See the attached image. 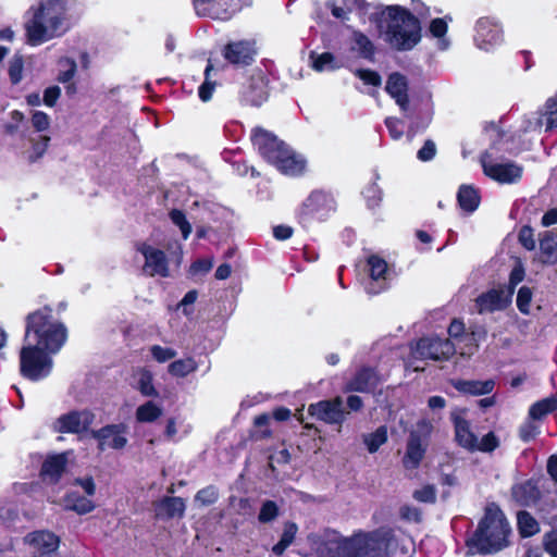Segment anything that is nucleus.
Here are the masks:
<instances>
[{
    "label": "nucleus",
    "instance_id": "nucleus-32",
    "mask_svg": "<svg viewBox=\"0 0 557 557\" xmlns=\"http://www.w3.org/2000/svg\"><path fill=\"white\" fill-rule=\"evenodd\" d=\"M163 413L162 407L149 400L137 407L135 418L140 423H152Z\"/></svg>",
    "mask_w": 557,
    "mask_h": 557
},
{
    "label": "nucleus",
    "instance_id": "nucleus-10",
    "mask_svg": "<svg viewBox=\"0 0 557 557\" xmlns=\"http://www.w3.org/2000/svg\"><path fill=\"white\" fill-rule=\"evenodd\" d=\"M145 259L143 272L148 276H170L169 262L163 250L147 243H139L136 246Z\"/></svg>",
    "mask_w": 557,
    "mask_h": 557
},
{
    "label": "nucleus",
    "instance_id": "nucleus-13",
    "mask_svg": "<svg viewBox=\"0 0 557 557\" xmlns=\"http://www.w3.org/2000/svg\"><path fill=\"white\" fill-rule=\"evenodd\" d=\"M127 426L123 423L109 424L97 431H92L91 435L98 441L99 450L107 448L123 449L127 445Z\"/></svg>",
    "mask_w": 557,
    "mask_h": 557
},
{
    "label": "nucleus",
    "instance_id": "nucleus-4",
    "mask_svg": "<svg viewBox=\"0 0 557 557\" xmlns=\"http://www.w3.org/2000/svg\"><path fill=\"white\" fill-rule=\"evenodd\" d=\"M66 341V329L47 315L37 320V380L49 375L52 370L51 356L57 354Z\"/></svg>",
    "mask_w": 557,
    "mask_h": 557
},
{
    "label": "nucleus",
    "instance_id": "nucleus-3",
    "mask_svg": "<svg viewBox=\"0 0 557 557\" xmlns=\"http://www.w3.org/2000/svg\"><path fill=\"white\" fill-rule=\"evenodd\" d=\"M251 140L260 154L281 173L297 176L305 171L306 160L304 157L278 140L272 133L262 128H255Z\"/></svg>",
    "mask_w": 557,
    "mask_h": 557
},
{
    "label": "nucleus",
    "instance_id": "nucleus-12",
    "mask_svg": "<svg viewBox=\"0 0 557 557\" xmlns=\"http://www.w3.org/2000/svg\"><path fill=\"white\" fill-rule=\"evenodd\" d=\"M94 413L88 410L70 411L60 416L52 424L58 433L79 434L89 429L94 422Z\"/></svg>",
    "mask_w": 557,
    "mask_h": 557
},
{
    "label": "nucleus",
    "instance_id": "nucleus-50",
    "mask_svg": "<svg viewBox=\"0 0 557 557\" xmlns=\"http://www.w3.org/2000/svg\"><path fill=\"white\" fill-rule=\"evenodd\" d=\"M170 219L176 226L180 227L183 238L187 239L189 234L191 233V225L186 220L184 212L177 209H173L170 212Z\"/></svg>",
    "mask_w": 557,
    "mask_h": 557
},
{
    "label": "nucleus",
    "instance_id": "nucleus-59",
    "mask_svg": "<svg viewBox=\"0 0 557 557\" xmlns=\"http://www.w3.org/2000/svg\"><path fill=\"white\" fill-rule=\"evenodd\" d=\"M385 125L392 136L393 139H400L404 134V124L400 120L396 117H387L385 120Z\"/></svg>",
    "mask_w": 557,
    "mask_h": 557
},
{
    "label": "nucleus",
    "instance_id": "nucleus-9",
    "mask_svg": "<svg viewBox=\"0 0 557 557\" xmlns=\"http://www.w3.org/2000/svg\"><path fill=\"white\" fill-rule=\"evenodd\" d=\"M74 485L79 486L86 495L82 496L76 491L69 492L64 498L65 507L78 515H85L92 511L95 509V504L90 497L96 493L94 479L91 476L75 479Z\"/></svg>",
    "mask_w": 557,
    "mask_h": 557
},
{
    "label": "nucleus",
    "instance_id": "nucleus-7",
    "mask_svg": "<svg viewBox=\"0 0 557 557\" xmlns=\"http://www.w3.org/2000/svg\"><path fill=\"white\" fill-rule=\"evenodd\" d=\"M480 162L484 174L498 183L513 184L522 176V166L513 162H494L488 151L482 153Z\"/></svg>",
    "mask_w": 557,
    "mask_h": 557
},
{
    "label": "nucleus",
    "instance_id": "nucleus-22",
    "mask_svg": "<svg viewBox=\"0 0 557 557\" xmlns=\"http://www.w3.org/2000/svg\"><path fill=\"white\" fill-rule=\"evenodd\" d=\"M380 375L371 368H362L347 383L346 391L371 393L381 383Z\"/></svg>",
    "mask_w": 557,
    "mask_h": 557
},
{
    "label": "nucleus",
    "instance_id": "nucleus-19",
    "mask_svg": "<svg viewBox=\"0 0 557 557\" xmlns=\"http://www.w3.org/2000/svg\"><path fill=\"white\" fill-rule=\"evenodd\" d=\"M256 54L255 44L249 40H239L225 46L223 55L232 64L248 65Z\"/></svg>",
    "mask_w": 557,
    "mask_h": 557
},
{
    "label": "nucleus",
    "instance_id": "nucleus-52",
    "mask_svg": "<svg viewBox=\"0 0 557 557\" xmlns=\"http://www.w3.org/2000/svg\"><path fill=\"white\" fill-rule=\"evenodd\" d=\"M540 434V426L534 422V420H527L519 428V436L523 442H530L534 440Z\"/></svg>",
    "mask_w": 557,
    "mask_h": 557
},
{
    "label": "nucleus",
    "instance_id": "nucleus-30",
    "mask_svg": "<svg viewBox=\"0 0 557 557\" xmlns=\"http://www.w3.org/2000/svg\"><path fill=\"white\" fill-rule=\"evenodd\" d=\"M33 468L28 470V476L30 480L26 482H15L12 484V491L16 498V502L24 505L28 500L33 503L35 499V480Z\"/></svg>",
    "mask_w": 557,
    "mask_h": 557
},
{
    "label": "nucleus",
    "instance_id": "nucleus-64",
    "mask_svg": "<svg viewBox=\"0 0 557 557\" xmlns=\"http://www.w3.org/2000/svg\"><path fill=\"white\" fill-rule=\"evenodd\" d=\"M61 95L59 86H50L44 91V103L47 107H53Z\"/></svg>",
    "mask_w": 557,
    "mask_h": 557
},
{
    "label": "nucleus",
    "instance_id": "nucleus-26",
    "mask_svg": "<svg viewBox=\"0 0 557 557\" xmlns=\"http://www.w3.org/2000/svg\"><path fill=\"white\" fill-rule=\"evenodd\" d=\"M451 385L460 393L469 395H485L490 394L494 388V381H466V380H453Z\"/></svg>",
    "mask_w": 557,
    "mask_h": 557
},
{
    "label": "nucleus",
    "instance_id": "nucleus-51",
    "mask_svg": "<svg viewBox=\"0 0 557 557\" xmlns=\"http://www.w3.org/2000/svg\"><path fill=\"white\" fill-rule=\"evenodd\" d=\"M149 350L153 359L160 363H164L175 358L177 355L176 350L173 348L162 347L160 345H152Z\"/></svg>",
    "mask_w": 557,
    "mask_h": 557
},
{
    "label": "nucleus",
    "instance_id": "nucleus-56",
    "mask_svg": "<svg viewBox=\"0 0 557 557\" xmlns=\"http://www.w3.org/2000/svg\"><path fill=\"white\" fill-rule=\"evenodd\" d=\"M25 30H26L27 44L30 46H35V7L34 5H32L26 11Z\"/></svg>",
    "mask_w": 557,
    "mask_h": 557
},
{
    "label": "nucleus",
    "instance_id": "nucleus-17",
    "mask_svg": "<svg viewBox=\"0 0 557 557\" xmlns=\"http://www.w3.org/2000/svg\"><path fill=\"white\" fill-rule=\"evenodd\" d=\"M334 210L335 202L330 195L323 191H313L304 203L302 214L323 220Z\"/></svg>",
    "mask_w": 557,
    "mask_h": 557
},
{
    "label": "nucleus",
    "instance_id": "nucleus-57",
    "mask_svg": "<svg viewBox=\"0 0 557 557\" xmlns=\"http://www.w3.org/2000/svg\"><path fill=\"white\" fill-rule=\"evenodd\" d=\"M25 123V116L21 111L13 110L11 112V122L5 125L7 134L13 135L18 132Z\"/></svg>",
    "mask_w": 557,
    "mask_h": 557
},
{
    "label": "nucleus",
    "instance_id": "nucleus-45",
    "mask_svg": "<svg viewBox=\"0 0 557 557\" xmlns=\"http://www.w3.org/2000/svg\"><path fill=\"white\" fill-rule=\"evenodd\" d=\"M431 34L438 39V47L445 50L448 47V41L445 38L447 32V23L443 18H434L430 24Z\"/></svg>",
    "mask_w": 557,
    "mask_h": 557
},
{
    "label": "nucleus",
    "instance_id": "nucleus-43",
    "mask_svg": "<svg viewBox=\"0 0 557 557\" xmlns=\"http://www.w3.org/2000/svg\"><path fill=\"white\" fill-rule=\"evenodd\" d=\"M387 441V430L380 426L375 432L364 436V444L370 453H375Z\"/></svg>",
    "mask_w": 557,
    "mask_h": 557
},
{
    "label": "nucleus",
    "instance_id": "nucleus-21",
    "mask_svg": "<svg viewBox=\"0 0 557 557\" xmlns=\"http://www.w3.org/2000/svg\"><path fill=\"white\" fill-rule=\"evenodd\" d=\"M386 92L396 101L400 110L406 112L409 107L408 81L403 74L392 73L386 82Z\"/></svg>",
    "mask_w": 557,
    "mask_h": 557
},
{
    "label": "nucleus",
    "instance_id": "nucleus-18",
    "mask_svg": "<svg viewBox=\"0 0 557 557\" xmlns=\"http://www.w3.org/2000/svg\"><path fill=\"white\" fill-rule=\"evenodd\" d=\"M368 265L370 281L366 285V290L370 295H376L386 288L387 263L377 256H371Z\"/></svg>",
    "mask_w": 557,
    "mask_h": 557
},
{
    "label": "nucleus",
    "instance_id": "nucleus-55",
    "mask_svg": "<svg viewBox=\"0 0 557 557\" xmlns=\"http://www.w3.org/2000/svg\"><path fill=\"white\" fill-rule=\"evenodd\" d=\"M355 75L360 78L364 84L372 86H380L382 84V78L377 72L372 70H356Z\"/></svg>",
    "mask_w": 557,
    "mask_h": 557
},
{
    "label": "nucleus",
    "instance_id": "nucleus-8",
    "mask_svg": "<svg viewBox=\"0 0 557 557\" xmlns=\"http://www.w3.org/2000/svg\"><path fill=\"white\" fill-rule=\"evenodd\" d=\"M455 345L449 339H443L437 336L435 337H423L421 338L412 355L419 359H431V360H447L455 354Z\"/></svg>",
    "mask_w": 557,
    "mask_h": 557
},
{
    "label": "nucleus",
    "instance_id": "nucleus-46",
    "mask_svg": "<svg viewBox=\"0 0 557 557\" xmlns=\"http://www.w3.org/2000/svg\"><path fill=\"white\" fill-rule=\"evenodd\" d=\"M498 445V437L493 432H488L480 441L478 437L475 438V447L471 451L491 453L495 450Z\"/></svg>",
    "mask_w": 557,
    "mask_h": 557
},
{
    "label": "nucleus",
    "instance_id": "nucleus-54",
    "mask_svg": "<svg viewBox=\"0 0 557 557\" xmlns=\"http://www.w3.org/2000/svg\"><path fill=\"white\" fill-rule=\"evenodd\" d=\"M532 299V293L529 287L522 286L517 295V307L520 312L528 314L530 312V304Z\"/></svg>",
    "mask_w": 557,
    "mask_h": 557
},
{
    "label": "nucleus",
    "instance_id": "nucleus-20",
    "mask_svg": "<svg viewBox=\"0 0 557 557\" xmlns=\"http://www.w3.org/2000/svg\"><path fill=\"white\" fill-rule=\"evenodd\" d=\"M71 455L72 451L69 450L48 456L41 466L40 475L42 479L50 483H57L65 471Z\"/></svg>",
    "mask_w": 557,
    "mask_h": 557
},
{
    "label": "nucleus",
    "instance_id": "nucleus-41",
    "mask_svg": "<svg viewBox=\"0 0 557 557\" xmlns=\"http://www.w3.org/2000/svg\"><path fill=\"white\" fill-rule=\"evenodd\" d=\"M344 7H338L332 2H327V7L331 9V13L334 17L345 21L348 18V13L356 7L362 10L366 5L363 0H344Z\"/></svg>",
    "mask_w": 557,
    "mask_h": 557
},
{
    "label": "nucleus",
    "instance_id": "nucleus-6",
    "mask_svg": "<svg viewBox=\"0 0 557 557\" xmlns=\"http://www.w3.org/2000/svg\"><path fill=\"white\" fill-rule=\"evenodd\" d=\"M65 0H42L37 12V45L65 33Z\"/></svg>",
    "mask_w": 557,
    "mask_h": 557
},
{
    "label": "nucleus",
    "instance_id": "nucleus-63",
    "mask_svg": "<svg viewBox=\"0 0 557 557\" xmlns=\"http://www.w3.org/2000/svg\"><path fill=\"white\" fill-rule=\"evenodd\" d=\"M519 242L528 250L535 248V240L533 238V232L531 227L524 226L519 232Z\"/></svg>",
    "mask_w": 557,
    "mask_h": 557
},
{
    "label": "nucleus",
    "instance_id": "nucleus-48",
    "mask_svg": "<svg viewBox=\"0 0 557 557\" xmlns=\"http://www.w3.org/2000/svg\"><path fill=\"white\" fill-rule=\"evenodd\" d=\"M213 70V65L209 62L205 70V82L199 87V97L202 101H209L212 97V92L215 87V83L211 81L210 73Z\"/></svg>",
    "mask_w": 557,
    "mask_h": 557
},
{
    "label": "nucleus",
    "instance_id": "nucleus-38",
    "mask_svg": "<svg viewBox=\"0 0 557 557\" xmlns=\"http://www.w3.org/2000/svg\"><path fill=\"white\" fill-rule=\"evenodd\" d=\"M352 50H356L360 57L371 59L374 53V46L371 40L360 32L352 34Z\"/></svg>",
    "mask_w": 557,
    "mask_h": 557
},
{
    "label": "nucleus",
    "instance_id": "nucleus-34",
    "mask_svg": "<svg viewBox=\"0 0 557 557\" xmlns=\"http://www.w3.org/2000/svg\"><path fill=\"white\" fill-rule=\"evenodd\" d=\"M137 377V389L141 393V395L146 397H156L158 396V391L153 386V375L151 371L146 368H140L136 372Z\"/></svg>",
    "mask_w": 557,
    "mask_h": 557
},
{
    "label": "nucleus",
    "instance_id": "nucleus-29",
    "mask_svg": "<svg viewBox=\"0 0 557 557\" xmlns=\"http://www.w3.org/2000/svg\"><path fill=\"white\" fill-rule=\"evenodd\" d=\"M60 546V537L51 531L37 532V557H50Z\"/></svg>",
    "mask_w": 557,
    "mask_h": 557
},
{
    "label": "nucleus",
    "instance_id": "nucleus-42",
    "mask_svg": "<svg viewBox=\"0 0 557 557\" xmlns=\"http://www.w3.org/2000/svg\"><path fill=\"white\" fill-rule=\"evenodd\" d=\"M310 60L312 62L313 70L317 72L335 70L338 67V65L335 63L334 55L330 52H323L321 54L311 52Z\"/></svg>",
    "mask_w": 557,
    "mask_h": 557
},
{
    "label": "nucleus",
    "instance_id": "nucleus-44",
    "mask_svg": "<svg viewBox=\"0 0 557 557\" xmlns=\"http://www.w3.org/2000/svg\"><path fill=\"white\" fill-rule=\"evenodd\" d=\"M278 515L280 509L277 504L273 500H265L261 505L258 521L262 524L271 523L278 517Z\"/></svg>",
    "mask_w": 557,
    "mask_h": 557
},
{
    "label": "nucleus",
    "instance_id": "nucleus-27",
    "mask_svg": "<svg viewBox=\"0 0 557 557\" xmlns=\"http://www.w3.org/2000/svg\"><path fill=\"white\" fill-rule=\"evenodd\" d=\"M77 71V64L74 59L62 58L59 61L58 82L65 84V90L69 95L76 92V85L72 82Z\"/></svg>",
    "mask_w": 557,
    "mask_h": 557
},
{
    "label": "nucleus",
    "instance_id": "nucleus-62",
    "mask_svg": "<svg viewBox=\"0 0 557 557\" xmlns=\"http://www.w3.org/2000/svg\"><path fill=\"white\" fill-rule=\"evenodd\" d=\"M544 546L552 557H557V527L545 535Z\"/></svg>",
    "mask_w": 557,
    "mask_h": 557
},
{
    "label": "nucleus",
    "instance_id": "nucleus-23",
    "mask_svg": "<svg viewBox=\"0 0 557 557\" xmlns=\"http://www.w3.org/2000/svg\"><path fill=\"white\" fill-rule=\"evenodd\" d=\"M451 421L455 428V438L458 445L471 451L475 447V434L470 428V423L462 417L461 411L451 412Z\"/></svg>",
    "mask_w": 557,
    "mask_h": 557
},
{
    "label": "nucleus",
    "instance_id": "nucleus-58",
    "mask_svg": "<svg viewBox=\"0 0 557 557\" xmlns=\"http://www.w3.org/2000/svg\"><path fill=\"white\" fill-rule=\"evenodd\" d=\"M23 59L14 58L9 65V77L13 85L18 84L22 81V72H23Z\"/></svg>",
    "mask_w": 557,
    "mask_h": 557
},
{
    "label": "nucleus",
    "instance_id": "nucleus-24",
    "mask_svg": "<svg viewBox=\"0 0 557 557\" xmlns=\"http://www.w3.org/2000/svg\"><path fill=\"white\" fill-rule=\"evenodd\" d=\"M244 99L252 106H260L268 98L267 81L261 75H253L249 78L243 90Z\"/></svg>",
    "mask_w": 557,
    "mask_h": 557
},
{
    "label": "nucleus",
    "instance_id": "nucleus-35",
    "mask_svg": "<svg viewBox=\"0 0 557 557\" xmlns=\"http://www.w3.org/2000/svg\"><path fill=\"white\" fill-rule=\"evenodd\" d=\"M557 409V397H547L536 401L530 407L529 418L532 420H541L548 413Z\"/></svg>",
    "mask_w": 557,
    "mask_h": 557
},
{
    "label": "nucleus",
    "instance_id": "nucleus-47",
    "mask_svg": "<svg viewBox=\"0 0 557 557\" xmlns=\"http://www.w3.org/2000/svg\"><path fill=\"white\" fill-rule=\"evenodd\" d=\"M18 520V512L13 508L9 502L0 500V521L8 528L15 527V521Z\"/></svg>",
    "mask_w": 557,
    "mask_h": 557
},
{
    "label": "nucleus",
    "instance_id": "nucleus-31",
    "mask_svg": "<svg viewBox=\"0 0 557 557\" xmlns=\"http://www.w3.org/2000/svg\"><path fill=\"white\" fill-rule=\"evenodd\" d=\"M20 371L24 377L35 381V345L24 346L21 349Z\"/></svg>",
    "mask_w": 557,
    "mask_h": 557
},
{
    "label": "nucleus",
    "instance_id": "nucleus-16",
    "mask_svg": "<svg viewBox=\"0 0 557 557\" xmlns=\"http://www.w3.org/2000/svg\"><path fill=\"white\" fill-rule=\"evenodd\" d=\"M544 127L545 132L557 128V91L548 97L539 110L533 121H529L525 131H536Z\"/></svg>",
    "mask_w": 557,
    "mask_h": 557
},
{
    "label": "nucleus",
    "instance_id": "nucleus-11",
    "mask_svg": "<svg viewBox=\"0 0 557 557\" xmlns=\"http://www.w3.org/2000/svg\"><path fill=\"white\" fill-rule=\"evenodd\" d=\"M503 41V32L497 22L481 17L475 25L474 44L483 51H492Z\"/></svg>",
    "mask_w": 557,
    "mask_h": 557
},
{
    "label": "nucleus",
    "instance_id": "nucleus-5",
    "mask_svg": "<svg viewBox=\"0 0 557 557\" xmlns=\"http://www.w3.org/2000/svg\"><path fill=\"white\" fill-rule=\"evenodd\" d=\"M386 23L385 39L395 49L410 50L420 41L419 21L407 10L388 8Z\"/></svg>",
    "mask_w": 557,
    "mask_h": 557
},
{
    "label": "nucleus",
    "instance_id": "nucleus-2",
    "mask_svg": "<svg viewBox=\"0 0 557 557\" xmlns=\"http://www.w3.org/2000/svg\"><path fill=\"white\" fill-rule=\"evenodd\" d=\"M510 527L503 511L495 504L485 508V513L474 534L467 541L472 553L492 554L507 545Z\"/></svg>",
    "mask_w": 557,
    "mask_h": 557
},
{
    "label": "nucleus",
    "instance_id": "nucleus-37",
    "mask_svg": "<svg viewBox=\"0 0 557 557\" xmlns=\"http://www.w3.org/2000/svg\"><path fill=\"white\" fill-rule=\"evenodd\" d=\"M297 531L298 528L294 522H286L284 524L282 536L280 541L272 547V552L275 555H282L285 549L294 542Z\"/></svg>",
    "mask_w": 557,
    "mask_h": 557
},
{
    "label": "nucleus",
    "instance_id": "nucleus-40",
    "mask_svg": "<svg viewBox=\"0 0 557 557\" xmlns=\"http://www.w3.org/2000/svg\"><path fill=\"white\" fill-rule=\"evenodd\" d=\"M540 249L545 262H554L557 259V235L546 233L541 239Z\"/></svg>",
    "mask_w": 557,
    "mask_h": 557
},
{
    "label": "nucleus",
    "instance_id": "nucleus-1",
    "mask_svg": "<svg viewBox=\"0 0 557 557\" xmlns=\"http://www.w3.org/2000/svg\"><path fill=\"white\" fill-rule=\"evenodd\" d=\"M412 545L408 536L389 528H380L351 537L326 532L315 543L314 550L317 557H405Z\"/></svg>",
    "mask_w": 557,
    "mask_h": 557
},
{
    "label": "nucleus",
    "instance_id": "nucleus-25",
    "mask_svg": "<svg viewBox=\"0 0 557 557\" xmlns=\"http://www.w3.org/2000/svg\"><path fill=\"white\" fill-rule=\"evenodd\" d=\"M426 447L425 440L422 438V436L419 434L418 431H412L410 433L408 443H407V450L406 455L404 457V465L406 468H416L420 463V461L424 457Z\"/></svg>",
    "mask_w": 557,
    "mask_h": 557
},
{
    "label": "nucleus",
    "instance_id": "nucleus-14",
    "mask_svg": "<svg viewBox=\"0 0 557 557\" xmlns=\"http://www.w3.org/2000/svg\"><path fill=\"white\" fill-rule=\"evenodd\" d=\"M308 412L311 417L330 424H342L346 419L341 397L312 404L309 406Z\"/></svg>",
    "mask_w": 557,
    "mask_h": 557
},
{
    "label": "nucleus",
    "instance_id": "nucleus-49",
    "mask_svg": "<svg viewBox=\"0 0 557 557\" xmlns=\"http://www.w3.org/2000/svg\"><path fill=\"white\" fill-rule=\"evenodd\" d=\"M512 494L517 499L529 503L535 498V488L532 483L524 482L513 486Z\"/></svg>",
    "mask_w": 557,
    "mask_h": 557
},
{
    "label": "nucleus",
    "instance_id": "nucleus-60",
    "mask_svg": "<svg viewBox=\"0 0 557 557\" xmlns=\"http://www.w3.org/2000/svg\"><path fill=\"white\" fill-rule=\"evenodd\" d=\"M413 497L419 502L432 503L436 498V492L432 485H425L414 491Z\"/></svg>",
    "mask_w": 557,
    "mask_h": 557
},
{
    "label": "nucleus",
    "instance_id": "nucleus-39",
    "mask_svg": "<svg viewBox=\"0 0 557 557\" xmlns=\"http://www.w3.org/2000/svg\"><path fill=\"white\" fill-rule=\"evenodd\" d=\"M518 529L522 536H532L540 531L539 522L527 511H520L517 516Z\"/></svg>",
    "mask_w": 557,
    "mask_h": 557
},
{
    "label": "nucleus",
    "instance_id": "nucleus-15",
    "mask_svg": "<svg viewBox=\"0 0 557 557\" xmlns=\"http://www.w3.org/2000/svg\"><path fill=\"white\" fill-rule=\"evenodd\" d=\"M513 296L512 288L500 286L490 289L476 298L479 313L504 310L511 302Z\"/></svg>",
    "mask_w": 557,
    "mask_h": 557
},
{
    "label": "nucleus",
    "instance_id": "nucleus-61",
    "mask_svg": "<svg viewBox=\"0 0 557 557\" xmlns=\"http://www.w3.org/2000/svg\"><path fill=\"white\" fill-rule=\"evenodd\" d=\"M436 154V145L433 140H426L423 147L418 151L417 157L419 160L426 162L432 160Z\"/></svg>",
    "mask_w": 557,
    "mask_h": 557
},
{
    "label": "nucleus",
    "instance_id": "nucleus-36",
    "mask_svg": "<svg viewBox=\"0 0 557 557\" xmlns=\"http://www.w3.org/2000/svg\"><path fill=\"white\" fill-rule=\"evenodd\" d=\"M457 198L461 209L468 212H473L480 202L476 190L470 186H461L459 188Z\"/></svg>",
    "mask_w": 557,
    "mask_h": 557
},
{
    "label": "nucleus",
    "instance_id": "nucleus-33",
    "mask_svg": "<svg viewBox=\"0 0 557 557\" xmlns=\"http://www.w3.org/2000/svg\"><path fill=\"white\" fill-rule=\"evenodd\" d=\"M198 363L193 357L174 360L168 367V372L174 377H185L196 372Z\"/></svg>",
    "mask_w": 557,
    "mask_h": 557
},
{
    "label": "nucleus",
    "instance_id": "nucleus-28",
    "mask_svg": "<svg viewBox=\"0 0 557 557\" xmlns=\"http://www.w3.org/2000/svg\"><path fill=\"white\" fill-rule=\"evenodd\" d=\"M185 503L181 497H164L157 506V516L165 518L183 517L185 512Z\"/></svg>",
    "mask_w": 557,
    "mask_h": 557
},
{
    "label": "nucleus",
    "instance_id": "nucleus-53",
    "mask_svg": "<svg viewBox=\"0 0 557 557\" xmlns=\"http://www.w3.org/2000/svg\"><path fill=\"white\" fill-rule=\"evenodd\" d=\"M219 498V492L214 486H207L200 490L196 496L195 500L200 503L202 506H209L214 504Z\"/></svg>",
    "mask_w": 557,
    "mask_h": 557
}]
</instances>
